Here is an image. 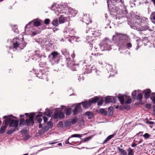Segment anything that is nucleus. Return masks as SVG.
Masks as SVG:
<instances>
[{"mask_svg": "<svg viewBox=\"0 0 155 155\" xmlns=\"http://www.w3.org/2000/svg\"><path fill=\"white\" fill-rule=\"evenodd\" d=\"M108 7L111 9V14L115 16L116 19H120L127 14L123 0H107Z\"/></svg>", "mask_w": 155, "mask_h": 155, "instance_id": "1", "label": "nucleus"}, {"mask_svg": "<svg viewBox=\"0 0 155 155\" xmlns=\"http://www.w3.org/2000/svg\"><path fill=\"white\" fill-rule=\"evenodd\" d=\"M131 19L128 21V24L131 28L138 31L148 30L152 31L154 29V27L150 28L147 22L148 19L144 17H141L139 15L134 13L131 16Z\"/></svg>", "mask_w": 155, "mask_h": 155, "instance_id": "2", "label": "nucleus"}, {"mask_svg": "<svg viewBox=\"0 0 155 155\" xmlns=\"http://www.w3.org/2000/svg\"><path fill=\"white\" fill-rule=\"evenodd\" d=\"M113 41L115 44L120 47H124L130 49L132 47L130 37L126 34L115 32L113 35Z\"/></svg>", "mask_w": 155, "mask_h": 155, "instance_id": "3", "label": "nucleus"}, {"mask_svg": "<svg viewBox=\"0 0 155 155\" xmlns=\"http://www.w3.org/2000/svg\"><path fill=\"white\" fill-rule=\"evenodd\" d=\"M86 33H88V35L86 36V42L89 44L91 47H93V41L101 35V31H93L92 29H89L87 31H86Z\"/></svg>", "mask_w": 155, "mask_h": 155, "instance_id": "4", "label": "nucleus"}, {"mask_svg": "<svg viewBox=\"0 0 155 155\" xmlns=\"http://www.w3.org/2000/svg\"><path fill=\"white\" fill-rule=\"evenodd\" d=\"M13 45L14 51L16 50H21L23 49L27 45L24 40L23 38H16L13 39Z\"/></svg>", "mask_w": 155, "mask_h": 155, "instance_id": "5", "label": "nucleus"}, {"mask_svg": "<svg viewBox=\"0 0 155 155\" xmlns=\"http://www.w3.org/2000/svg\"><path fill=\"white\" fill-rule=\"evenodd\" d=\"M88 53L86 54V55L84 58V61H81L80 62V64L82 65V64L84 63L85 64H88L90 62L92 61L95 60L98 56H100L102 54L99 53L91 52V55H90L89 58H87Z\"/></svg>", "mask_w": 155, "mask_h": 155, "instance_id": "6", "label": "nucleus"}, {"mask_svg": "<svg viewBox=\"0 0 155 155\" xmlns=\"http://www.w3.org/2000/svg\"><path fill=\"white\" fill-rule=\"evenodd\" d=\"M112 42L108 38H105L99 44L100 48L102 51L110 50L111 49Z\"/></svg>", "mask_w": 155, "mask_h": 155, "instance_id": "7", "label": "nucleus"}, {"mask_svg": "<svg viewBox=\"0 0 155 155\" xmlns=\"http://www.w3.org/2000/svg\"><path fill=\"white\" fill-rule=\"evenodd\" d=\"M60 56V53L57 51H54L51 53L50 55L49 56V57L50 58V61L52 64H55L58 63Z\"/></svg>", "mask_w": 155, "mask_h": 155, "instance_id": "8", "label": "nucleus"}, {"mask_svg": "<svg viewBox=\"0 0 155 155\" xmlns=\"http://www.w3.org/2000/svg\"><path fill=\"white\" fill-rule=\"evenodd\" d=\"M52 8H54L53 10L55 11V13L57 15L61 14L66 13V11L65 8L62 5L59 6V5L55 4L52 5Z\"/></svg>", "mask_w": 155, "mask_h": 155, "instance_id": "9", "label": "nucleus"}, {"mask_svg": "<svg viewBox=\"0 0 155 155\" xmlns=\"http://www.w3.org/2000/svg\"><path fill=\"white\" fill-rule=\"evenodd\" d=\"M12 117H13L15 119L16 118L15 117L10 115V118ZM18 120H11L10 118V134L18 130Z\"/></svg>", "mask_w": 155, "mask_h": 155, "instance_id": "10", "label": "nucleus"}, {"mask_svg": "<svg viewBox=\"0 0 155 155\" xmlns=\"http://www.w3.org/2000/svg\"><path fill=\"white\" fill-rule=\"evenodd\" d=\"M71 57L72 59H71L70 61H68V64L69 68H71L72 70L74 71L77 70L76 68L77 67V66H78V65H79L81 66L83 65L84 64V63H83L82 65H80V62L79 64H76L75 63L74 61H73V60L75 56L74 53V51H73V53L71 54Z\"/></svg>", "mask_w": 155, "mask_h": 155, "instance_id": "11", "label": "nucleus"}, {"mask_svg": "<svg viewBox=\"0 0 155 155\" xmlns=\"http://www.w3.org/2000/svg\"><path fill=\"white\" fill-rule=\"evenodd\" d=\"M3 118L5 120L4 121L0 129V134H2L5 132L7 127L10 123V116H5L3 117Z\"/></svg>", "mask_w": 155, "mask_h": 155, "instance_id": "12", "label": "nucleus"}, {"mask_svg": "<svg viewBox=\"0 0 155 155\" xmlns=\"http://www.w3.org/2000/svg\"><path fill=\"white\" fill-rule=\"evenodd\" d=\"M64 38H67L70 36H73L76 33V31L73 28H66L64 31Z\"/></svg>", "mask_w": 155, "mask_h": 155, "instance_id": "13", "label": "nucleus"}, {"mask_svg": "<svg viewBox=\"0 0 155 155\" xmlns=\"http://www.w3.org/2000/svg\"><path fill=\"white\" fill-rule=\"evenodd\" d=\"M95 68V66L93 65L85 64L82 68V70L84 74H87L91 73L92 70H94Z\"/></svg>", "mask_w": 155, "mask_h": 155, "instance_id": "14", "label": "nucleus"}, {"mask_svg": "<svg viewBox=\"0 0 155 155\" xmlns=\"http://www.w3.org/2000/svg\"><path fill=\"white\" fill-rule=\"evenodd\" d=\"M53 117L54 119H61L64 118V115L61 110H58L55 111Z\"/></svg>", "mask_w": 155, "mask_h": 155, "instance_id": "15", "label": "nucleus"}, {"mask_svg": "<svg viewBox=\"0 0 155 155\" xmlns=\"http://www.w3.org/2000/svg\"><path fill=\"white\" fill-rule=\"evenodd\" d=\"M34 115L33 114V113L30 114L29 117V119L25 120V125L28 126H33L34 123Z\"/></svg>", "mask_w": 155, "mask_h": 155, "instance_id": "16", "label": "nucleus"}, {"mask_svg": "<svg viewBox=\"0 0 155 155\" xmlns=\"http://www.w3.org/2000/svg\"><path fill=\"white\" fill-rule=\"evenodd\" d=\"M41 57L42 55L40 54V51L36 50L33 52L31 58L33 60L36 61L39 60Z\"/></svg>", "mask_w": 155, "mask_h": 155, "instance_id": "17", "label": "nucleus"}, {"mask_svg": "<svg viewBox=\"0 0 155 155\" xmlns=\"http://www.w3.org/2000/svg\"><path fill=\"white\" fill-rule=\"evenodd\" d=\"M36 77L39 78L45 79L47 78V75L45 74V72L43 70H40L39 72L36 74Z\"/></svg>", "mask_w": 155, "mask_h": 155, "instance_id": "18", "label": "nucleus"}, {"mask_svg": "<svg viewBox=\"0 0 155 155\" xmlns=\"http://www.w3.org/2000/svg\"><path fill=\"white\" fill-rule=\"evenodd\" d=\"M81 103H79L77 104L74 109L73 110V114L74 115H76L78 113L80 112L82 110V108L81 106Z\"/></svg>", "mask_w": 155, "mask_h": 155, "instance_id": "19", "label": "nucleus"}, {"mask_svg": "<svg viewBox=\"0 0 155 155\" xmlns=\"http://www.w3.org/2000/svg\"><path fill=\"white\" fill-rule=\"evenodd\" d=\"M82 21L88 25L92 21L90 18L89 15H87V14H85L84 15Z\"/></svg>", "mask_w": 155, "mask_h": 155, "instance_id": "20", "label": "nucleus"}, {"mask_svg": "<svg viewBox=\"0 0 155 155\" xmlns=\"http://www.w3.org/2000/svg\"><path fill=\"white\" fill-rule=\"evenodd\" d=\"M116 101V98L114 96H108L106 97L105 100V102L106 103H115Z\"/></svg>", "mask_w": 155, "mask_h": 155, "instance_id": "21", "label": "nucleus"}, {"mask_svg": "<svg viewBox=\"0 0 155 155\" xmlns=\"http://www.w3.org/2000/svg\"><path fill=\"white\" fill-rule=\"evenodd\" d=\"M61 52L62 54L66 57L67 61H70L71 60V57L69 51L66 49H64L62 50Z\"/></svg>", "mask_w": 155, "mask_h": 155, "instance_id": "22", "label": "nucleus"}, {"mask_svg": "<svg viewBox=\"0 0 155 155\" xmlns=\"http://www.w3.org/2000/svg\"><path fill=\"white\" fill-rule=\"evenodd\" d=\"M39 67L41 68H44L46 69L49 68V66L46 61H41L39 63Z\"/></svg>", "mask_w": 155, "mask_h": 155, "instance_id": "23", "label": "nucleus"}, {"mask_svg": "<svg viewBox=\"0 0 155 155\" xmlns=\"http://www.w3.org/2000/svg\"><path fill=\"white\" fill-rule=\"evenodd\" d=\"M144 91V97L147 99L150 97L151 91L150 89H147Z\"/></svg>", "mask_w": 155, "mask_h": 155, "instance_id": "24", "label": "nucleus"}, {"mask_svg": "<svg viewBox=\"0 0 155 155\" xmlns=\"http://www.w3.org/2000/svg\"><path fill=\"white\" fill-rule=\"evenodd\" d=\"M81 103V104H82L83 107L84 108H88V107L90 106L91 104L90 100L89 101L82 102Z\"/></svg>", "mask_w": 155, "mask_h": 155, "instance_id": "25", "label": "nucleus"}, {"mask_svg": "<svg viewBox=\"0 0 155 155\" xmlns=\"http://www.w3.org/2000/svg\"><path fill=\"white\" fill-rule=\"evenodd\" d=\"M118 98L120 103L122 104H124V96L121 95H119L118 96Z\"/></svg>", "mask_w": 155, "mask_h": 155, "instance_id": "26", "label": "nucleus"}, {"mask_svg": "<svg viewBox=\"0 0 155 155\" xmlns=\"http://www.w3.org/2000/svg\"><path fill=\"white\" fill-rule=\"evenodd\" d=\"M42 114H38L36 117L35 120H36L38 121L39 123H41L42 121V119L40 117L42 116Z\"/></svg>", "mask_w": 155, "mask_h": 155, "instance_id": "27", "label": "nucleus"}, {"mask_svg": "<svg viewBox=\"0 0 155 155\" xmlns=\"http://www.w3.org/2000/svg\"><path fill=\"white\" fill-rule=\"evenodd\" d=\"M115 135L114 134H112V135L109 136L107 138L104 140L103 143H104L107 141H109L111 139L113 138L114 136Z\"/></svg>", "mask_w": 155, "mask_h": 155, "instance_id": "28", "label": "nucleus"}, {"mask_svg": "<svg viewBox=\"0 0 155 155\" xmlns=\"http://www.w3.org/2000/svg\"><path fill=\"white\" fill-rule=\"evenodd\" d=\"M150 19L152 22L155 24V12L152 13L150 16Z\"/></svg>", "mask_w": 155, "mask_h": 155, "instance_id": "29", "label": "nucleus"}, {"mask_svg": "<svg viewBox=\"0 0 155 155\" xmlns=\"http://www.w3.org/2000/svg\"><path fill=\"white\" fill-rule=\"evenodd\" d=\"M59 21H58V20L57 19H54L52 22V24L53 25L55 26H58L59 25Z\"/></svg>", "mask_w": 155, "mask_h": 155, "instance_id": "30", "label": "nucleus"}, {"mask_svg": "<svg viewBox=\"0 0 155 155\" xmlns=\"http://www.w3.org/2000/svg\"><path fill=\"white\" fill-rule=\"evenodd\" d=\"M72 111V109L71 108H68L65 109V112L67 115L68 116L71 114Z\"/></svg>", "mask_w": 155, "mask_h": 155, "instance_id": "31", "label": "nucleus"}, {"mask_svg": "<svg viewBox=\"0 0 155 155\" xmlns=\"http://www.w3.org/2000/svg\"><path fill=\"white\" fill-rule=\"evenodd\" d=\"M118 150L122 154V155H127V152L122 148H121L120 147H117Z\"/></svg>", "mask_w": 155, "mask_h": 155, "instance_id": "32", "label": "nucleus"}, {"mask_svg": "<svg viewBox=\"0 0 155 155\" xmlns=\"http://www.w3.org/2000/svg\"><path fill=\"white\" fill-rule=\"evenodd\" d=\"M86 114L88 116V118L89 119H90L92 118L93 116V113L90 111L86 112Z\"/></svg>", "mask_w": 155, "mask_h": 155, "instance_id": "33", "label": "nucleus"}, {"mask_svg": "<svg viewBox=\"0 0 155 155\" xmlns=\"http://www.w3.org/2000/svg\"><path fill=\"white\" fill-rule=\"evenodd\" d=\"M99 99V98L97 97L96 96L95 97L93 98L91 100H90V101L91 104H92L96 103L98 101Z\"/></svg>", "mask_w": 155, "mask_h": 155, "instance_id": "34", "label": "nucleus"}, {"mask_svg": "<svg viewBox=\"0 0 155 155\" xmlns=\"http://www.w3.org/2000/svg\"><path fill=\"white\" fill-rule=\"evenodd\" d=\"M66 20V18L65 17L62 16V15H61L59 18V22L60 23H64Z\"/></svg>", "mask_w": 155, "mask_h": 155, "instance_id": "35", "label": "nucleus"}, {"mask_svg": "<svg viewBox=\"0 0 155 155\" xmlns=\"http://www.w3.org/2000/svg\"><path fill=\"white\" fill-rule=\"evenodd\" d=\"M72 124H75L78 121V119L77 117H75L74 118H72L70 120Z\"/></svg>", "mask_w": 155, "mask_h": 155, "instance_id": "36", "label": "nucleus"}, {"mask_svg": "<svg viewBox=\"0 0 155 155\" xmlns=\"http://www.w3.org/2000/svg\"><path fill=\"white\" fill-rule=\"evenodd\" d=\"M12 30L16 34L18 33V28L16 25H14V26H12Z\"/></svg>", "mask_w": 155, "mask_h": 155, "instance_id": "37", "label": "nucleus"}, {"mask_svg": "<svg viewBox=\"0 0 155 155\" xmlns=\"http://www.w3.org/2000/svg\"><path fill=\"white\" fill-rule=\"evenodd\" d=\"M41 23L40 21L38 20H35L33 22V26L35 27H38L40 26Z\"/></svg>", "mask_w": 155, "mask_h": 155, "instance_id": "38", "label": "nucleus"}, {"mask_svg": "<svg viewBox=\"0 0 155 155\" xmlns=\"http://www.w3.org/2000/svg\"><path fill=\"white\" fill-rule=\"evenodd\" d=\"M25 124V120L23 119H20L19 123L20 126H23Z\"/></svg>", "mask_w": 155, "mask_h": 155, "instance_id": "39", "label": "nucleus"}, {"mask_svg": "<svg viewBox=\"0 0 155 155\" xmlns=\"http://www.w3.org/2000/svg\"><path fill=\"white\" fill-rule=\"evenodd\" d=\"M78 137V138H81V135L79 134H74L71 135V136L69 137L68 138V139H70L72 137Z\"/></svg>", "mask_w": 155, "mask_h": 155, "instance_id": "40", "label": "nucleus"}, {"mask_svg": "<svg viewBox=\"0 0 155 155\" xmlns=\"http://www.w3.org/2000/svg\"><path fill=\"white\" fill-rule=\"evenodd\" d=\"M70 13L73 16H75L77 13V11L76 10H74L73 9H72L70 11Z\"/></svg>", "mask_w": 155, "mask_h": 155, "instance_id": "41", "label": "nucleus"}, {"mask_svg": "<svg viewBox=\"0 0 155 155\" xmlns=\"http://www.w3.org/2000/svg\"><path fill=\"white\" fill-rule=\"evenodd\" d=\"M68 41L71 43H73L75 39V37L73 36L68 37Z\"/></svg>", "mask_w": 155, "mask_h": 155, "instance_id": "42", "label": "nucleus"}, {"mask_svg": "<svg viewBox=\"0 0 155 155\" xmlns=\"http://www.w3.org/2000/svg\"><path fill=\"white\" fill-rule=\"evenodd\" d=\"M143 98V96L141 94H138L136 100H139L140 101H141Z\"/></svg>", "mask_w": 155, "mask_h": 155, "instance_id": "43", "label": "nucleus"}, {"mask_svg": "<svg viewBox=\"0 0 155 155\" xmlns=\"http://www.w3.org/2000/svg\"><path fill=\"white\" fill-rule=\"evenodd\" d=\"M113 107H111L108 108V113L109 115H112L113 114Z\"/></svg>", "mask_w": 155, "mask_h": 155, "instance_id": "44", "label": "nucleus"}, {"mask_svg": "<svg viewBox=\"0 0 155 155\" xmlns=\"http://www.w3.org/2000/svg\"><path fill=\"white\" fill-rule=\"evenodd\" d=\"M99 112L100 113L104 114L105 115H106L107 114V112L105 111L104 108H101L99 110Z\"/></svg>", "mask_w": 155, "mask_h": 155, "instance_id": "45", "label": "nucleus"}, {"mask_svg": "<svg viewBox=\"0 0 155 155\" xmlns=\"http://www.w3.org/2000/svg\"><path fill=\"white\" fill-rule=\"evenodd\" d=\"M71 121H67L65 122V127H66L71 126Z\"/></svg>", "mask_w": 155, "mask_h": 155, "instance_id": "46", "label": "nucleus"}, {"mask_svg": "<svg viewBox=\"0 0 155 155\" xmlns=\"http://www.w3.org/2000/svg\"><path fill=\"white\" fill-rule=\"evenodd\" d=\"M128 152V155H134L133 150L129 147L127 150Z\"/></svg>", "mask_w": 155, "mask_h": 155, "instance_id": "47", "label": "nucleus"}, {"mask_svg": "<svg viewBox=\"0 0 155 155\" xmlns=\"http://www.w3.org/2000/svg\"><path fill=\"white\" fill-rule=\"evenodd\" d=\"M137 94V91H134L131 94V95L133 98H135Z\"/></svg>", "mask_w": 155, "mask_h": 155, "instance_id": "48", "label": "nucleus"}, {"mask_svg": "<svg viewBox=\"0 0 155 155\" xmlns=\"http://www.w3.org/2000/svg\"><path fill=\"white\" fill-rule=\"evenodd\" d=\"M27 131H28L26 129V128H24L22 130H21V133L22 134H27Z\"/></svg>", "mask_w": 155, "mask_h": 155, "instance_id": "49", "label": "nucleus"}, {"mask_svg": "<svg viewBox=\"0 0 155 155\" xmlns=\"http://www.w3.org/2000/svg\"><path fill=\"white\" fill-rule=\"evenodd\" d=\"M69 139H68V138L67 140H66L65 141H64V144L65 145L69 144L70 145H72V143H71L69 142Z\"/></svg>", "mask_w": 155, "mask_h": 155, "instance_id": "50", "label": "nucleus"}, {"mask_svg": "<svg viewBox=\"0 0 155 155\" xmlns=\"http://www.w3.org/2000/svg\"><path fill=\"white\" fill-rule=\"evenodd\" d=\"M131 99L130 98H128L126 101L125 103L126 104H129L131 102Z\"/></svg>", "mask_w": 155, "mask_h": 155, "instance_id": "51", "label": "nucleus"}, {"mask_svg": "<svg viewBox=\"0 0 155 155\" xmlns=\"http://www.w3.org/2000/svg\"><path fill=\"white\" fill-rule=\"evenodd\" d=\"M104 102V100L103 99H100L97 103V105L98 106L101 105Z\"/></svg>", "mask_w": 155, "mask_h": 155, "instance_id": "52", "label": "nucleus"}, {"mask_svg": "<svg viewBox=\"0 0 155 155\" xmlns=\"http://www.w3.org/2000/svg\"><path fill=\"white\" fill-rule=\"evenodd\" d=\"M143 136L145 139H147L150 137V135L148 133H146L143 135Z\"/></svg>", "mask_w": 155, "mask_h": 155, "instance_id": "53", "label": "nucleus"}, {"mask_svg": "<svg viewBox=\"0 0 155 155\" xmlns=\"http://www.w3.org/2000/svg\"><path fill=\"white\" fill-rule=\"evenodd\" d=\"M150 99L153 102V103L155 104V96L151 95L150 97Z\"/></svg>", "mask_w": 155, "mask_h": 155, "instance_id": "54", "label": "nucleus"}, {"mask_svg": "<svg viewBox=\"0 0 155 155\" xmlns=\"http://www.w3.org/2000/svg\"><path fill=\"white\" fill-rule=\"evenodd\" d=\"M50 21V20L49 19H46L45 20L44 23H45L47 25L49 24Z\"/></svg>", "mask_w": 155, "mask_h": 155, "instance_id": "55", "label": "nucleus"}, {"mask_svg": "<svg viewBox=\"0 0 155 155\" xmlns=\"http://www.w3.org/2000/svg\"><path fill=\"white\" fill-rule=\"evenodd\" d=\"M41 32V30H39V31H35L33 32L32 35H36L39 33Z\"/></svg>", "mask_w": 155, "mask_h": 155, "instance_id": "56", "label": "nucleus"}, {"mask_svg": "<svg viewBox=\"0 0 155 155\" xmlns=\"http://www.w3.org/2000/svg\"><path fill=\"white\" fill-rule=\"evenodd\" d=\"M47 124L50 126L51 128H52L53 125V124L52 121H49L47 123Z\"/></svg>", "mask_w": 155, "mask_h": 155, "instance_id": "57", "label": "nucleus"}, {"mask_svg": "<svg viewBox=\"0 0 155 155\" xmlns=\"http://www.w3.org/2000/svg\"><path fill=\"white\" fill-rule=\"evenodd\" d=\"M146 120H147V123L148 124L150 125H153L154 124V122L153 121H149L148 120V119H147Z\"/></svg>", "mask_w": 155, "mask_h": 155, "instance_id": "58", "label": "nucleus"}, {"mask_svg": "<svg viewBox=\"0 0 155 155\" xmlns=\"http://www.w3.org/2000/svg\"><path fill=\"white\" fill-rule=\"evenodd\" d=\"M63 125V122L62 121H60L58 124V127H62Z\"/></svg>", "mask_w": 155, "mask_h": 155, "instance_id": "59", "label": "nucleus"}, {"mask_svg": "<svg viewBox=\"0 0 155 155\" xmlns=\"http://www.w3.org/2000/svg\"><path fill=\"white\" fill-rule=\"evenodd\" d=\"M30 136L29 135H28L26 136L25 137H24V139L25 140H27L29 138Z\"/></svg>", "mask_w": 155, "mask_h": 155, "instance_id": "60", "label": "nucleus"}, {"mask_svg": "<svg viewBox=\"0 0 155 155\" xmlns=\"http://www.w3.org/2000/svg\"><path fill=\"white\" fill-rule=\"evenodd\" d=\"M124 108L127 110H129L130 109V106L128 105L124 106Z\"/></svg>", "mask_w": 155, "mask_h": 155, "instance_id": "61", "label": "nucleus"}, {"mask_svg": "<svg viewBox=\"0 0 155 155\" xmlns=\"http://www.w3.org/2000/svg\"><path fill=\"white\" fill-rule=\"evenodd\" d=\"M91 138L90 137H86L84 139V141L85 142L88 141Z\"/></svg>", "mask_w": 155, "mask_h": 155, "instance_id": "62", "label": "nucleus"}, {"mask_svg": "<svg viewBox=\"0 0 155 155\" xmlns=\"http://www.w3.org/2000/svg\"><path fill=\"white\" fill-rule=\"evenodd\" d=\"M43 120H44V121L45 122H47V121L48 120L47 117L45 116L43 117Z\"/></svg>", "mask_w": 155, "mask_h": 155, "instance_id": "63", "label": "nucleus"}, {"mask_svg": "<svg viewBox=\"0 0 155 155\" xmlns=\"http://www.w3.org/2000/svg\"><path fill=\"white\" fill-rule=\"evenodd\" d=\"M44 114L47 115V116H50V113L49 112H45Z\"/></svg>", "mask_w": 155, "mask_h": 155, "instance_id": "64", "label": "nucleus"}]
</instances>
